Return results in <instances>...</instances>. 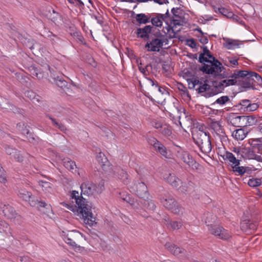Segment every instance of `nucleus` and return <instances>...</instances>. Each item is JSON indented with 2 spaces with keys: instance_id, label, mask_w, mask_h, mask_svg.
Wrapping results in <instances>:
<instances>
[{
  "instance_id": "nucleus-9",
  "label": "nucleus",
  "mask_w": 262,
  "mask_h": 262,
  "mask_svg": "<svg viewBox=\"0 0 262 262\" xmlns=\"http://www.w3.org/2000/svg\"><path fill=\"white\" fill-rule=\"evenodd\" d=\"M130 188L131 192L135 193L141 199L146 200L150 196L147 187L142 182H134Z\"/></svg>"
},
{
  "instance_id": "nucleus-19",
  "label": "nucleus",
  "mask_w": 262,
  "mask_h": 262,
  "mask_svg": "<svg viewBox=\"0 0 262 262\" xmlns=\"http://www.w3.org/2000/svg\"><path fill=\"white\" fill-rule=\"evenodd\" d=\"M239 70H235L234 73L232 74V77H230L231 79H225L222 81H220L221 83L223 84L224 88L225 89L226 87H227L230 85H233L236 84L237 82H241L242 83V77L236 75L237 72H239Z\"/></svg>"
},
{
  "instance_id": "nucleus-57",
  "label": "nucleus",
  "mask_w": 262,
  "mask_h": 262,
  "mask_svg": "<svg viewBox=\"0 0 262 262\" xmlns=\"http://www.w3.org/2000/svg\"><path fill=\"white\" fill-rule=\"evenodd\" d=\"M56 84L60 88H65L67 86V82L63 78H60L58 81H56Z\"/></svg>"
},
{
  "instance_id": "nucleus-6",
  "label": "nucleus",
  "mask_w": 262,
  "mask_h": 262,
  "mask_svg": "<svg viewBox=\"0 0 262 262\" xmlns=\"http://www.w3.org/2000/svg\"><path fill=\"white\" fill-rule=\"evenodd\" d=\"M80 189L81 195H94L100 193L103 191L104 183L102 182L97 185L91 182L86 181L81 184Z\"/></svg>"
},
{
  "instance_id": "nucleus-27",
  "label": "nucleus",
  "mask_w": 262,
  "mask_h": 262,
  "mask_svg": "<svg viewBox=\"0 0 262 262\" xmlns=\"http://www.w3.org/2000/svg\"><path fill=\"white\" fill-rule=\"evenodd\" d=\"M151 14H145L144 13L137 14L135 17L136 21L140 24H146L150 22Z\"/></svg>"
},
{
  "instance_id": "nucleus-55",
  "label": "nucleus",
  "mask_w": 262,
  "mask_h": 262,
  "mask_svg": "<svg viewBox=\"0 0 262 262\" xmlns=\"http://www.w3.org/2000/svg\"><path fill=\"white\" fill-rule=\"evenodd\" d=\"M228 61L229 64H228V63L225 64V65H226L228 67L231 66V65L237 66L238 64V59L236 58L228 57Z\"/></svg>"
},
{
  "instance_id": "nucleus-56",
  "label": "nucleus",
  "mask_w": 262,
  "mask_h": 262,
  "mask_svg": "<svg viewBox=\"0 0 262 262\" xmlns=\"http://www.w3.org/2000/svg\"><path fill=\"white\" fill-rule=\"evenodd\" d=\"M51 77L53 79V82L56 84V81H58L60 78H63V75L61 74H57L51 72Z\"/></svg>"
},
{
  "instance_id": "nucleus-28",
  "label": "nucleus",
  "mask_w": 262,
  "mask_h": 262,
  "mask_svg": "<svg viewBox=\"0 0 262 262\" xmlns=\"http://www.w3.org/2000/svg\"><path fill=\"white\" fill-rule=\"evenodd\" d=\"M243 122L245 125L243 126H250L255 125L257 122V118L255 116H243Z\"/></svg>"
},
{
  "instance_id": "nucleus-36",
  "label": "nucleus",
  "mask_w": 262,
  "mask_h": 262,
  "mask_svg": "<svg viewBox=\"0 0 262 262\" xmlns=\"http://www.w3.org/2000/svg\"><path fill=\"white\" fill-rule=\"evenodd\" d=\"M49 12L50 13V15L49 16V19L54 23L57 22L58 20L61 18V15L52 8H49Z\"/></svg>"
},
{
  "instance_id": "nucleus-63",
  "label": "nucleus",
  "mask_w": 262,
  "mask_h": 262,
  "mask_svg": "<svg viewBox=\"0 0 262 262\" xmlns=\"http://www.w3.org/2000/svg\"><path fill=\"white\" fill-rule=\"evenodd\" d=\"M175 26H173L172 27V29H171V31L170 32H169V33L168 34V35H167V38L168 39H172V38H177V36H176V31H174L173 28Z\"/></svg>"
},
{
  "instance_id": "nucleus-24",
  "label": "nucleus",
  "mask_w": 262,
  "mask_h": 262,
  "mask_svg": "<svg viewBox=\"0 0 262 262\" xmlns=\"http://www.w3.org/2000/svg\"><path fill=\"white\" fill-rule=\"evenodd\" d=\"M248 134V132L244 128H240L234 130L232 134V137L237 141L243 140Z\"/></svg>"
},
{
  "instance_id": "nucleus-4",
  "label": "nucleus",
  "mask_w": 262,
  "mask_h": 262,
  "mask_svg": "<svg viewBox=\"0 0 262 262\" xmlns=\"http://www.w3.org/2000/svg\"><path fill=\"white\" fill-rule=\"evenodd\" d=\"M210 138L208 132H203L200 128L195 133H192V139L194 144L205 155H208L212 148Z\"/></svg>"
},
{
  "instance_id": "nucleus-58",
  "label": "nucleus",
  "mask_w": 262,
  "mask_h": 262,
  "mask_svg": "<svg viewBox=\"0 0 262 262\" xmlns=\"http://www.w3.org/2000/svg\"><path fill=\"white\" fill-rule=\"evenodd\" d=\"M199 41L203 45L207 44L208 42V39L207 36L204 35H200L198 36Z\"/></svg>"
},
{
  "instance_id": "nucleus-47",
  "label": "nucleus",
  "mask_w": 262,
  "mask_h": 262,
  "mask_svg": "<svg viewBox=\"0 0 262 262\" xmlns=\"http://www.w3.org/2000/svg\"><path fill=\"white\" fill-rule=\"evenodd\" d=\"M261 184V181L260 179L252 178L250 179L248 182L249 186L255 187L260 186Z\"/></svg>"
},
{
  "instance_id": "nucleus-53",
  "label": "nucleus",
  "mask_w": 262,
  "mask_h": 262,
  "mask_svg": "<svg viewBox=\"0 0 262 262\" xmlns=\"http://www.w3.org/2000/svg\"><path fill=\"white\" fill-rule=\"evenodd\" d=\"M244 224L242 225V227L244 228ZM245 226L246 227H248L250 230L254 231L256 229L257 224L256 223L251 222L250 221H248L247 223H245Z\"/></svg>"
},
{
  "instance_id": "nucleus-32",
  "label": "nucleus",
  "mask_w": 262,
  "mask_h": 262,
  "mask_svg": "<svg viewBox=\"0 0 262 262\" xmlns=\"http://www.w3.org/2000/svg\"><path fill=\"white\" fill-rule=\"evenodd\" d=\"M25 96L30 99L33 103L39 102L41 101V97L32 90L26 91L25 92Z\"/></svg>"
},
{
  "instance_id": "nucleus-34",
  "label": "nucleus",
  "mask_w": 262,
  "mask_h": 262,
  "mask_svg": "<svg viewBox=\"0 0 262 262\" xmlns=\"http://www.w3.org/2000/svg\"><path fill=\"white\" fill-rule=\"evenodd\" d=\"M165 225L168 227H170L172 230H178L180 229L183 223L181 221H172L171 220L167 221L165 220Z\"/></svg>"
},
{
  "instance_id": "nucleus-38",
  "label": "nucleus",
  "mask_w": 262,
  "mask_h": 262,
  "mask_svg": "<svg viewBox=\"0 0 262 262\" xmlns=\"http://www.w3.org/2000/svg\"><path fill=\"white\" fill-rule=\"evenodd\" d=\"M16 128L24 135L29 133L30 126L25 122H21L18 123L16 124Z\"/></svg>"
},
{
  "instance_id": "nucleus-44",
  "label": "nucleus",
  "mask_w": 262,
  "mask_h": 262,
  "mask_svg": "<svg viewBox=\"0 0 262 262\" xmlns=\"http://www.w3.org/2000/svg\"><path fill=\"white\" fill-rule=\"evenodd\" d=\"M154 38H160V39H164L165 41V45L168 44V38H167V33L164 32V34H163L160 31L158 30L154 34Z\"/></svg>"
},
{
  "instance_id": "nucleus-64",
  "label": "nucleus",
  "mask_w": 262,
  "mask_h": 262,
  "mask_svg": "<svg viewBox=\"0 0 262 262\" xmlns=\"http://www.w3.org/2000/svg\"><path fill=\"white\" fill-rule=\"evenodd\" d=\"M188 45L191 48H194L196 47L197 43L193 38L187 39Z\"/></svg>"
},
{
  "instance_id": "nucleus-60",
  "label": "nucleus",
  "mask_w": 262,
  "mask_h": 262,
  "mask_svg": "<svg viewBox=\"0 0 262 262\" xmlns=\"http://www.w3.org/2000/svg\"><path fill=\"white\" fill-rule=\"evenodd\" d=\"M202 83V82L200 81V80L198 79H193L191 80V84L189 83V88L190 89L194 88L196 85H200V83Z\"/></svg>"
},
{
  "instance_id": "nucleus-51",
  "label": "nucleus",
  "mask_w": 262,
  "mask_h": 262,
  "mask_svg": "<svg viewBox=\"0 0 262 262\" xmlns=\"http://www.w3.org/2000/svg\"><path fill=\"white\" fill-rule=\"evenodd\" d=\"M238 44L235 40H230L227 42L226 48L228 49H233L235 47H238Z\"/></svg>"
},
{
  "instance_id": "nucleus-13",
  "label": "nucleus",
  "mask_w": 262,
  "mask_h": 262,
  "mask_svg": "<svg viewBox=\"0 0 262 262\" xmlns=\"http://www.w3.org/2000/svg\"><path fill=\"white\" fill-rule=\"evenodd\" d=\"M62 236L64 241L73 247H77L76 243L77 238L79 237V232L75 230L68 231L67 232L62 231Z\"/></svg>"
},
{
  "instance_id": "nucleus-17",
  "label": "nucleus",
  "mask_w": 262,
  "mask_h": 262,
  "mask_svg": "<svg viewBox=\"0 0 262 262\" xmlns=\"http://www.w3.org/2000/svg\"><path fill=\"white\" fill-rule=\"evenodd\" d=\"M5 150L7 155L10 156V158L14 159L18 162H21L24 160L23 156L21 155L20 151L16 148L6 145L5 146Z\"/></svg>"
},
{
  "instance_id": "nucleus-26",
  "label": "nucleus",
  "mask_w": 262,
  "mask_h": 262,
  "mask_svg": "<svg viewBox=\"0 0 262 262\" xmlns=\"http://www.w3.org/2000/svg\"><path fill=\"white\" fill-rule=\"evenodd\" d=\"M211 90V85H209L208 84L205 83H200V85H199V88L196 89L199 93H204L202 96L205 97L206 98H209L211 96H207L208 94H210V92Z\"/></svg>"
},
{
  "instance_id": "nucleus-37",
  "label": "nucleus",
  "mask_w": 262,
  "mask_h": 262,
  "mask_svg": "<svg viewBox=\"0 0 262 262\" xmlns=\"http://www.w3.org/2000/svg\"><path fill=\"white\" fill-rule=\"evenodd\" d=\"M39 185L41 187L42 191L45 192H51L52 190V185L51 183L42 180L38 181Z\"/></svg>"
},
{
  "instance_id": "nucleus-30",
  "label": "nucleus",
  "mask_w": 262,
  "mask_h": 262,
  "mask_svg": "<svg viewBox=\"0 0 262 262\" xmlns=\"http://www.w3.org/2000/svg\"><path fill=\"white\" fill-rule=\"evenodd\" d=\"M162 17L163 15L161 13H157L155 16L150 18V22L151 23L152 26L161 27L164 21Z\"/></svg>"
},
{
  "instance_id": "nucleus-41",
  "label": "nucleus",
  "mask_w": 262,
  "mask_h": 262,
  "mask_svg": "<svg viewBox=\"0 0 262 262\" xmlns=\"http://www.w3.org/2000/svg\"><path fill=\"white\" fill-rule=\"evenodd\" d=\"M64 166L69 170L73 171L76 168V165L74 161L70 159H64L63 161Z\"/></svg>"
},
{
  "instance_id": "nucleus-39",
  "label": "nucleus",
  "mask_w": 262,
  "mask_h": 262,
  "mask_svg": "<svg viewBox=\"0 0 262 262\" xmlns=\"http://www.w3.org/2000/svg\"><path fill=\"white\" fill-rule=\"evenodd\" d=\"M147 81L149 82V83L153 87H155V89H157L158 92L160 93L161 94H164L165 93L166 90L160 86L159 85L158 82L154 79H152L150 78L146 77Z\"/></svg>"
},
{
  "instance_id": "nucleus-59",
  "label": "nucleus",
  "mask_w": 262,
  "mask_h": 262,
  "mask_svg": "<svg viewBox=\"0 0 262 262\" xmlns=\"http://www.w3.org/2000/svg\"><path fill=\"white\" fill-rule=\"evenodd\" d=\"M148 142L149 144L153 146L154 148L157 146V143H159L160 142L157 139L152 137L148 138Z\"/></svg>"
},
{
  "instance_id": "nucleus-20",
  "label": "nucleus",
  "mask_w": 262,
  "mask_h": 262,
  "mask_svg": "<svg viewBox=\"0 0 262 262\" xmlns=\"http://www.w3.org/2000/svg\"><path fill=\"white\" fill-rule=\"evenodd\" d=\"M164 180L172 187L178 189L181 180L174 173H168L164 175Z\"/></svg>"
},
{
  "instance_id": "nucleus-45",
  "label": "nucleus",
  "mask_w": 262,
  "mask_h": 262,
  "mask_svg": "<svg viewBox=\"0 0 262 262\" xmlns=\"http://www.w3.org/2000/svg\"><path fill=\"white\" fill-rule=\"evenodd\" d=\"M144 200V206L148 210L154 211L156 208V206L155 202L149 199V197L148 199Z\"/></svg>"
},
{
  "instance_id": "nucleus-50",
  "label": "nucleus",
  "mask_w": 262,
  "mask_h": 262,
  "mask_svg": "<svg viewBox=\"0 0 262 262\" xmlns=\"http://www.w3.org/2000/svg\"><path fill=\"white\" fill-rule=\"evenodd\" d=\"M161 133L165 136H170L172 133L171 129L169 126L164 125L161 128Z\"/></svg>"
},
{
  "instance_id": "nucleus-46",
  "label": "nucleus",
  "mask_w": 262,
  "mask_h": 262,
  "mask_svg": "<svg viewBox=\"0 0 262 262\" xmlns=\"http://www.w3.org/2000/svg\"><path fill=\"white\" fill-rule=\"evenodd\" d=\"M215 11L216 12H219L220 13L228 18H230L231 16H233V13L232 12L229 11L228 9L225 8H219L217 11L215 10Z\"/></svg>"
},
{
  "instance_id": "nucleus-52",
  "label": "nucleus",
  "mask_w": 262,
  "mask_h": 262,
  "mask_svg": "<svg viewBox=\"0 0 262 262\" xmlns=\"http://www.w3.org/2000/svg\"><path fill=\"white\" fill-rule=\"evenodd\" d=\"M9 230L10 227L7 223L5 222H2L1 224L0 232L8 234V231H9Z\"/></svg>"
},
{
  "instance_id": "nucleus-40",
  "label": "nucleus",
  "mask_w": 262,
  "mask_h": 262,
  "mask_svg": "<svg viewBox=\"0 0 262 262\" xmlns=\"http://www.w3.org/2000/svg\"><path fill=\"white\" fill-rule=\"evenodd\" d=\"M29 71L32 75L35 76L39 79L42 78L43 77V74L40 71L39 69L34 66H31L29 68Z\"/></svg>"
},
{
  "instance_id": "nucleus-18",
  "label": "nucleus",
  "mask_w": 262,
  "mask_h": 262,
  "mask_svg": "<svg viewBox=\"0 0 262 262\" xmlns=\"http://www.w3.org/2000/svg\"><path fill=\"white\" fill-rule=\"evenodd\" d=\"M218 66L221 68L220 70L219 69L217 71H215L213 73H209L208 74H211L214 76L218 77L221 79L230 78V77H232L233 73H231L229 69H226L223 67L221 62H220V64ZM214 70L216 71V69Z\"/></svg>"
},
{
  "instance_id": "nucleus-11",
  "label": "nucleus",
  "mask_w": 262,
  "mask_h": 262,
  "mask_svg": "<svg viewBox=\"0 0 262 262\" xmlns=\"http://www.w3.org/2000/svg\"><path fill=\"white\" fill-rule=\"evenodd\" d=\"M0 208L4 215L8 219L14 220L15 222L17 221L18 224L21 221V216L16 212L13 207L11 206L9 204H2Z\"/></svg>"
},
{
  "instance_id": "nucleus-1",
  "label": "nucleus",
  "mask_w": 262,
  "mask_h": 262,
  "mask_svg": "<svg viewBox=\"0 0 262 262\" xmlns=\"http://www.w3.org/2000/svg\"><path fill=\"white\" fill-rule=\"evenodd\" d=\"M78 194V191L76 190L72 191L71 197L75 200L76 205L74 207L70 205H67V208L73 212L77 211L78 214L82 216L84 224L90 227H92L96 224V222L95 217L92 212V204L82 196L79 197Z\"/></svg>"
},
{
  "instance_id": "nucleus-62",
  "label": "nucleus",
  "mask_w": 262,
  "mask_h": 262,
  "mask_svg": "<svg viewBox=\"0 0 262 262\" xmlns=\"http://www.w3.org/2000/svg\"><path fill=\"white\" fill-rule=\"evenodd\" d=\"M231 18H232L233 20H234L236 22H237L239 24L244 25V26L245 25L244 21H243L242 20H241V17H239L238 16L233 14V16H231Z\"/></svg>"
},
{
  "instance_id": "nucleus-15",
  "label": "nucleus",
  "mask_w": 262,
  "mask_h": 262,
  "mask_svg": "<svg viewBox=\"0 0 262 262\" xmlns=\"http://www.w3.org/2000/svg\"><path fill=\"white\" fill-rule=\"evenodd\" d=\"M153 27L151 25L145 26L143 28H138L135 33L137 38L146 40L149 39V34L151 32Z\"/></svg>"
},
{
  "instance_id": "nucleus-25",
  "label": "nucleus",
  "mask_w": 262,
  "mask_h": 262,
  "mask_svg": "<svg viewBox=\"0 0 262 262\" xmlns=\"http://www.w3.org/2000/svg\"><path fill=\"white\" fill-rule=\"evenodd\" d=\"M224 160H228L230 163H232L231 166H239L240 164L241 160L238 159L235 157V156L229 151H226L225 154L224 155Z\"/></svg>"
},
{
  "instance_id": "nucleus-33",
  "label": "nucleus",
  "mask_w": 262,
  "mask_h": 262,
  "mask_svg": "<svg viewBox=\"0 0 262 262\" xmlns=\"http://www.w3.org/2000/svg\"><path fill=\"white\" fill-rule=\"evenodd\" d=\"M211 127L216 133L220 136H224L225 133L221 123L217 121H213L211 123Z\"/></svg>"
},
{
  "instance_id": "nucleus-8",
  "label": "nucleus",
  "mask_w": 262,
  "mask_h": 262,
  "mask_svg": "<svg viewBox=\"0 0 262 262\" xmlns=\"http://www.w3.org/2000/svg\"><path fill=\"white\" fill-rule=\"evenodd\" d=\"M177 146L178 147V146ZM179 147L181 150L177 151L176 155L177 157L188 165L189 167L192 169L199 170L201 167V165L196 162L188 151L182 150L180 146H179Z\"/></svg>"
},
{
  "instance_id": "nucleus-49",
  "label": "nucleus",
  "mask_w": 262,
  "mask_h": 262,
  "mask_svg": "<svg viewBox=\"0 0 262 262\" xmlns=\"http://www.w3.org/2000/svg\"><path fill=\"white\" fill-rule=\"evenodd\" d=\"M251 101L249 99H243L241 100L239 103V105L241 106L240 109L243 110L244 111H246Z\"/></svg>"
},
{
  "instance_id": "nucleus-43",
  "label": "nucleus",
  "mask_w": 262,
  "mask_h": 262,
  "mask_svg": "<svg viewBox=\"0 0 262 262\" xmlns=\"http://www.w3.org/2000/svg\"><path fill=\"white\" fill-rule=\"evenodd\" d=\"M228 102H230V99L228 96H222L217 98L213 104H218L220 105H223Z\"/></svg>"
},
{
  "instance_id": "nucleus-7",
  "label": "nucleus",
  "mask_w": 262,
  "mask_h": 262,
  "mask_svg": "<svg viewBox=\"0 0 262 262\" xmlns=\"http://www.w3.org/2000/svg\"><path fill=\"white\" fill-rule=\"evenodd\" d=\"M18 195L19 198H21L23 200L28 202L31 206L34 207L38 205L39 207H45L48 209H50V205H48L45 202L39 201L36 200L34 196H32V193L30 192L25 189H20L19 190Z\"/></svg>"
},
{
  "instance_id": "nucleus-12",
  "label": "nucleus",
  "mask_w": 262,
  "mask_h": 262,
  "mask_svg": "<svg viewBox=\"0 0 262 262\" xmlns=\"http://www.w3.org/2000/svg\"><path fill=\"white\" fill-rule=\"evenodd\" d=\"M149 40L145 45V48L147 49L149 52H158L160 49L161 48L163 44L165 43V41L164 39H160V38H156L151 36Z\"/></svg>"
},
{
  "instance_id": "nucleus-35",
  "label": "nucleus",
  "mask_w": 262,
  "mask_h": 262,
  "mask_svg": "<svg viewBox=\"0 0 262 262\" xmlns=\"http://www.w3.org/2000/svg\"><path fill=\"white\" fill-rule=\"evenodd\" d=\"M96 159L103 169H104L105 166L109 164L106 157L101 152H99L96 156Z\"/></svg>"
},
{
  "instance_id": "nucleus-42",
  "label": "nucleus",
  "mask_w": 262,
  "mask_h": 262,
  "mask_svg": "<svg viewBox=\"0 0 262 262\" xmlns=\"http://www.w3.org/2000/svg\"><path fill=\"white\" fill-rule=\"evenodd\" d=\"M119 178L125 185H127L130 182L127 173L123 169H121L119 171Z\"/></svg>"
},
{
  "instance_id": "nucleus-48",
  "label": "nucleus",
  "mask_w": 262,
  "mask_h": 262,
  "mask_svg": "<svg viewBox=\"0 0 262 262\" xmlns=\"http://www.w3.org/2000/svg\"><path fill=\"white\" fill-rule=\"evenodd\" d=\"M27 138L29 142L32 144H35L38 142V140L39 138L38 137H35L33 133L30 132L29 131V133L28 134H26Z\"/></svg>"
},
{
  "instance_id": "nucleus-31",
  "label": "nucleus",
  "mask_w": 262,
  "mask_h": 262,
  "mask_svg": "<svg viewBox=\"0 0 262 262\" xmlns=\"http://www.w3.org/2000/svg\"><path fill=\"white\" fill-rule=\"evenodd\" d=\"M46 116L49 118L52 121V124L54 126L57 127L60 131L64 133H66L67 128L66 125L62 123L59 122L56 119L52 117L50 115L47 114Z\"/></svg>"
},
{
  "instance_id": "nucleus-21",
  "label": "nucleus",
  "mask_w": 262,
  "mask_h": 262,
  "mask_svg": "<svg viewBox=\"0 0 262 262\" xmlns=\"http://www.w3.org/2000/svg\"><path fill=\"white\" fill-rule=\"evenodd\" d=\"M211 90L210 94H208L207 96H213L220 93L223 92L224 90L223 84L220 81L215 80L212 82L211 85Z\"/></svg>"
},
{
  "instance_id": "nucleus-29",
  "label": "nucleus",
  "mask_w": 262,
  "mask_h": 262,
  "mask_svg": "<svg viewBox=\"0 0 262 262\" xmlns=\"http://www.w3.org/2000/svg\"><path fill=\"white\" fill-rule=\"evenodd\" d=\"M163 157L168 159L170 158L169 152L166 147L161 142L157 144V146L154 148Z\"/></svg>"
},
{
  "instance_id": "nucleus-2",
  "label": "nucleus",
  "mask_w": 262,
  "mask_h": 262,
  "mask_svg": "<svg viewBox=\"0 0 262 262\" xmlns=\"http://www.w3.org/2000/svg\"><path fill=\"white\" fill-rule=\"evenodd\" d=\"M203 52L201 53L199 58V62L204 63V62L208 63H204L203 66L200 68V70L204 73L209 74L213 73L216 69L217 71L219 69H221L219 67L220 62L212 56L210 51L206 46L203 47Z\"/></svg>"
},
{
  "instance_id": "nucleus-23",
  "label": "nucleus",
  "mask_w": 262,
  "mask_h": 262,
  "mask_svg": "<svg viewBox=\"0 0 262 262\" xmlns=\"http://www.w3.org/2000/svg\"><path fill=\"white\" fill-rule=\"evenodd\" d=\"M165 248L171 252L173 255L180 256L185 252V250L177 247L170 243H166L165 245Z\"/></svg>"
},
{
  "instance_id": "nucleus-10",
  "label": "nucleus",
  "mask_w": 262,
  "mask_h": 262,
  "mask_svg": "<svg viewBox=\"0 0 262 262\" xmlns=\"http://www.w3.org/2000/svg\"><path fill=\"white\" fill-rule=\"evenodd\" d=\"M160 200L164 206L171 211V212L178 214L181 211L182 208L171 195H165V197L161 199Z\"/></svg>"
},
{
  "instance_id": "nucleus-54",
  "label": "nucleus",
  "mask_w": 262,
  "mask_h": 262,
  "mask_svg": "<svg viewBox=\"0 0 262 262\" xmlns=\"http://www.w3.org/2000/svg\"><path fill=\"white\" fill-rule=\"evenodd\" d=\"M233 168V171L235 172H238L239 174L242 175L245 173V169L243 166H232V167Z\"/></svg>"
},
{
  "instance_id": "nucleus-16",
  "label": "nucleus",
  "mask_w": 262,
  "mask_h": 262,
  "mask_svg": "<svg viewBox=\"0 0 262 262\" xmlns=\"http://www.w3.org/2000/svg\"><path fill=\"white\" fill-rule=\"evenodd\" d=\"M195 184L188 178L186 181L180 183V185L177 189L179 191L186 193L193 191L195 188Z\"/></svg>"
},
{
  "instance_id": "nucleus-3",
  "label": "nucleus",
  "mask_w": 262,
  "mask_h": 262,
  "mask_svg": "<svg viewBox=\"0 0 262 262\" xmlns=\"http://www.w3.org/2000/svg\"><path fill=\"white\" fill-rule=\"evenodd\" d=\"M206 215L205 222L210 234L224 240L228 239L231 237V234L227 230L221 226L214 225L216 220V216L215 215L207 213Z\"/></svg>"
},
{
  "instance_id": "nucleus-14",
  "label": "nucleus",
  "mask_w": 262,
  "mask_h": 262,
  "mask_svg": "<svg viewBox=\"0 0 262 262\" xmlns=\"http://www.w3.org/2000/svg\"><path fill=\"white\" fill-rule=\"evenodd\" d=\"M172 17L171 23L174 26H182L184 23L183 11L180 8H173L171 10Z\"/></svg>"
},
{
  "instance_id": "nucleus-22",
  "label": "nucleus",
  "mask_w": 262,
  "mask_h": 262,
  "mask_svg": "<svg viewBox=\"0 0 262 262\" xmlns=\"http://www.w3.org/2000/svg\"><path fill=\"white\" fill-rule=\"evenodd\" d=\"M243 116H238L236 114H232L229 116L228 121L235 127H242L244 124Z\"/></svg>"
},
{
  "instance_id": "nucleus-61",
  "label": "nucleus",
  "mask_w": 262,
  "mask_h": 262,
  "mask_svg": "<svg viewBox=\"0 0 262 262\" xmlns=\"http://www.w3.org/2000/svg\"><path fill=\"white\" fill-rule=\"evenodd\" d=\"M258 106L256 103H252L251 102L250 103V105H249L248 107L247 108L246 111L248 112H253L255 111L257 108Z\"/></svg>"
},
{
  "instance_id": "nucleus-5",
  "label": "nucleus",
  "mask_w": 262,
  "mask_h": 262,
  "mask_svg": "<svg viewBox=\"0 0 262 262\" xmlns=\"http://www.w3.org/2000/svg\"><path fill=\"white\" fill-rule=\"evenodd\" d=\"M236 75L242 77L241 85L246 89H253L256 83L259 84L262 83L261 77L255 72L241 70Z\"/></svg>"
}]
</instances>
